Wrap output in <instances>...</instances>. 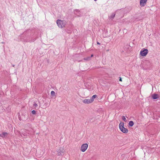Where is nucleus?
Listing matches in <instances>:
<instances>
[{
    "instance_id": "f257e3e1",
    "label": "nucleus",
    "mask_w": 160,
    "mask_h": 160,
    "mask_svg": "<svg viewBox=\"0 0 160 160\" xmlns=\"http://www.w3.org/2000/svg\"><path fill=\"white\" fill-rule=\"evenodd\" d=\"M124 123L123 122H120L119 124V128L121 132L125 133H127L128 132V130L124 127Z\"/></svg>"
},
{
    "instance_id": "f03ea898",
    "label": "nucleus",
    "mask_w": 160,
    "mask_h": 160,
    "mask_svg": "<svg viewBox=\"0 0 160 160\" xmlns=\"http://www.w3.org/2000/svg\"><path fill=\"white\" fill-rule=\"evenodd\" d=\"M148 52V50L146 49H142L140 52V55L142 56H146Z\"/></svg>"
},
{
    "instance_id": "7ed1b4c3",
    "label": "nucleus",
    "mask_w": 160,
    "mask_h": 160,
    "mask_svg": "<svg viewBox=\"0 0 160 160\" xmlns=\"http://www.w3.org/2000/svg\"><path fill=\"white\" fill-rule=\"evenodd\" d=\"M88 147V145L87 143L83 144L81 146L80 150L82 152H84L86 151Z\"/></svg>"
},
{
    "instance_id": "20e7f679",
    "label": "nucleus",
    "mask_w": 160,
    "mask_h": 160,
    "mask_svg": "<svg viewBox=\"0 0 160 160\" xmlns=\"http://www.w3.org/2000/svg\"><path fill=\"white\" fill-rule=\"evenodd\" d=\"M57 23L58 26L61 28H62L64 26L63 21L60 20H58Z\"/></svg>"
},
{
    "instance_id": "39448f33",
    "label": "nucleus",
    "mask_w": 160,
    "mask_h": 160,
    "mask_svg": "<svg viewBox=\"0 0 160 160\" xmlns=\"http://www.w3.org/2000/svg\"><path fill=\"white\" fill-rule=\"evenodd\" d=\"M147 0H140V5L141 7H144L146 5Z\"/></svg>"
},
{
    "instance_id": "423d86ee",
    "label": "nucleus",
    "mask_w": 160,
    "mask_h": 160,
    "mask_svg": "<svg viewBox=\"0 0 160 160\" xmlns=\"http://www.w3.org/2000/svg\"><path fill=\"white\" fill-rule=\"evenodd\" d=\"M83 103L85 104H90L92 103L90 99H85L82 101Z\"/></svg>"
},
{
    "instance_id": "0eeeda50",
    "label": "nucleus",
    "mask_w": 160,
    "mask_h": 160,
    "mask_svg": "<svg viewBox=\"0 0 160 160\" xmlns=\"http://www.w3.org/2000/svg\"><path fill=\"white\" fill-rule=\"evenodd\" d=\"M152 98L153 99H155L158 98L159 96L158 94H154L152 95Z\"/></svg>"
},
{
    "instance_id": "6e6552de",
    "label": "nucleus",
    "mask_w": 160,
    "mask_h": 160,
    "mask_svg": "<svg viewBox=\"0 0 160 160\" xmlns=\"http://www.w3.org/2000/svg\"><path fill=\"white\" fill-rule=\"evenodd\" d=\"M8 135V133L6 132H3L2 134H0V137L2 138L5 137Z\"/></svg>"
},
{
    "instance_id": "1a4fd4ad",
    "label": "nucleus",
    "mask_w": 160,
    "mask_h": 160,
    "mask_svg": "<svg viewBox=\"0 0 160 160\" xmlns=\"http://www.w3.org/2000/svg\"><path fill=\"white\" fill-rule=\"evenodd\" d=\"M97 97V95L96 94L93 95L91 98L90 99V101L92 103L94 101V99L96 98Z\"/></svg>"
},
{
    "instance_id": "9d476101",
    "label": "nucleus",
    "mask_w": 160,
    "mask_h": 160,
    "mask_svg": "<svg viewBox=\"0 0 160 160\" xmlns=\"http://www.w3.org/2000/svg\"><path fill=\"white\" fill-rule=\"evenodd\" d=\"M128 124L130 126L132 127L134 123L133 121H130L129 122Z\"/></svg>"
},
{
    "instance_id": "9b49d317",
    "label": "nucleus",
    "mask_w": 160,
    "mask_h": 160,
    "mask_svg": "<svg viewBox=\"0 0 160 160\" xmlns=\"http://www.w3.org/2000/svg\"><path fill=\"white\" fill-rule=\"evenodd\" d=\"M57 152H58V155H60L62 154V152L61 150L60 149L58 150Z\"/></svg>"
},
{
    "instance_id": "f8f14e48",
    "label": "nucleus",
    "mask_w": 160,
    "mask_h": 160,
    "mask_svg": "<svg viewBox=\"0 0 160 160\" xmlns=\"http://www.w3.org/2000/svg\"><path fill=\"white\" fill-rule=\"evenodd\" d=\"M48 104L47 103H45L44 105H43V108H46L47 107H48Z\"/></svg>"
},
{
    "instance_id": "ddd939ff",
    "label": "nucleus",
    "mask_w": 160,
    "mask_h": 160,
    "mask_svg": "<svg viewBox=\"0 0 160 160\" xmlns=\"http://www.w3.org/2000/svg\"><path fill=\"white\" fill-rule=\"evenodd\" d=\"M51 94L52 96H55V92L54 91H52L51 92Z\"/></svg>"
},
{
    "instance_id": "4468645a",
    "label": "nucleus",
    "mask_w": 160,
    "mask_h": 160,
    "mask_svg": "<svg viewBox=\"0 0 160 160\" xmlns=\"http://www.w3.org/2000/svg\"><path fill=\"white\" fill-rule=\"evenodd\" d=\"M122 119L124 121L126 122V118L125 116H122Z\"/></svg>"
},
{
    "instance_id": "2eb2a0df",
    "label": "nucleus",
    "mask_w": 160,
    "mask_h": 160,
    "mask_svg": "<svg viewBox=\"0 0 160 160\" xmlns=\"http://www.w3.org/2000/svg\"><path fill=\"white\" fill-rule=\"evenodd\" d=\"M32 113L34 114H35L36 113V112L34 110H32Z\"/></svg>"
},
{
    "instance_id": "dca6fc26",
    "label": "nucleus",
    "mask_w": 160,
    "mask_h": 160,
    "mask_svg": "<svg viewBox=\"0 0 160 160\" xmlns=\"http://www.w3.org/2000/svg\"><path fill=\"white\" fill-rule=\"evenodd\" d=\"M33 106L36 108L38 107V104L36 103H35L33 104Z\"/></svg>"
},
{
    "instance_id": "f3484780",
    "label": "nucleus",
    "mask_w": 160,
    "mask_h": 160,
    "mask_svg": "<svg viewBox=\"0 0 160 160\" xmlns=\"http://www.w3.org/2000/svg\"><path fill=\"white\" fill-rule=\"evenodd\" d=\"M119 81H121V82L122 81V79L121 78V77L119 78Z\"/></svg>"
},
{
    "instance_id": "a211bd4d",
    "label": "nucleus",
    "mask_w": 160,
    "mask_h": 160,
    "mask_svg": "<svg viewBox=\"0 0 160 160\" xmlns=\"http://www.w3.org/2000/svg\"><path fill=\"white\" fill-rule=\"evenodd\" d=\"M97 43L98 44H99V45H100V43H99V42H97Z\"/></svg>"
},
{
    "instance_id": "6ab92c4d",
    "label": "nucleus",
    "mask_w": 160,
    "mask_h": 160,
    "mask_svg": "<svg viewBox=\"0 0 160 160\" xmlns=\"http://www.w3.org/2000/svg\"><path fill=\"white\" fill-rule=\"evenodd\" d=\"M93 55H92H92H91V57H93Z\"/></svg>"
},
{
    "instance_id": "aec40b11",
    "label": "nucleus",
    "mask_w": 160,
    "mask_h": 160,
    "mask_svg": "<svg viewBox=\"0 0 160 160\" xmlns=\"http://www.w3.org/2000/svg\"><path fill=\"white\" fill-rule=\"evenodd\" d=\"M95 1H96L97 0H94Z\"/></svg>"
}]
</instances>
